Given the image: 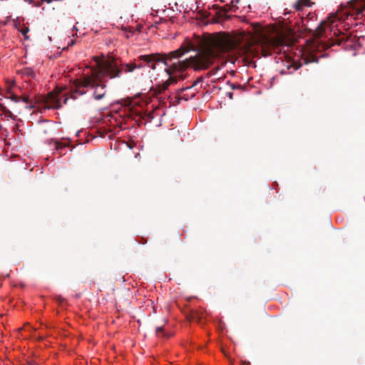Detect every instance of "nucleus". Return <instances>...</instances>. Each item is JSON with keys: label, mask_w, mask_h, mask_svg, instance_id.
<instances>
[{"label": "nucleus", "mask_w": 365, "mask_h": 365, "mask_svg": "<svg viewBox=\"0 0 365 365\" xmlns=\"http://www.w3.org/2000/svg\"><path fill=\"white\" fill-rule=\"evenodd\" d=\"M237 42L229 34L217 33L207 37L195 36L186 46L182 45L175 51L168 53H154L140 56V59L146 62L151 69L155 70L158 63L168 66L165 71L169 78L161 84L152 87L155 96L163 93L172 83H175L178 78L188 68L202 71L215 66L222 53L235 49Z\"/></svg>", "instance_id": "1"}, {"label": "nucleus", "mask_w": 365, "mask_h": 365, "mask_svg": "<svg viewBox=\"0 0 365 365\" xmlns=\"http://www.w3.org/2000/svg\"><path fill=\"white\" fill-rule=\"evenodd\" d=\"M97 63L96 68H91V73L83 74L73 82L74 89L71 91V97L76 98V94L83 95L88 90H91L92 96L96 101L103 99L107 93L106 82L103 78H119L123 71L114 59L98 61L95 57ZM136 68L135 63H125L123 65L125 72H133Z\"/></svg>", "instance_id": "2"}, {"label": "nucleus", "mask_w": 365, "mask_h": 365, "mask_svg": "<svg viewBox=\"0 0 365 365\" xmlns=\"http://www.w3.org/2000/svg\"><path fill=\"white\" fill-rule=\"evenodd\" d=\"M284 46V41L279 37L264 38L262 43L255 46H249L245 48V55L247 59L258 58L259 55L267 56L272 52H281L282 47Z\"/></svg>", "instance_id": "3"}, {"label": "nucleus", "mask_w": 365, "mask_h": 365, "mask_svg": "<svg viewBox=\"0 0 365 365\" xmlns=\"http://www.w3.org/2000/svg\"><path fill=\"white\" fill-rule=\"evenodd\" d=\"M353 14L346 6H341L335 13L331 14L327 21H322L314 32L315 38H320L325 31L326 27H330L331 31L334 28V24L336 21H344Z\"/></svg>", "instance_id": "4"}, {"label": "nucleus", "mask_w": 365, "mask_h": 365, "mask_svg": "<svg viewBox=\"0 0 365 365\" xmlns=\"http://www.w3.org/2000/svg\"><path fill=\"white\" fill-rule=\"evenodd\" d=\"M68 98L66 95L59 96L54 92H51L45 98V107L47 108L58 109L61 108L62 103L66 104Z\"/></svg>", "instance_id": "5"}, {"label": "nucleus", "mask_w": 365, "mask_h": 365, "mask_svg": "<svg viewBox=\"0 0 365 365\" xmlns=\"http://www.w3.org/2000/svg\"><path fill=\"white\" fill-rule=\"evenodd\" d=\"M318 62V57L311 53H304L302 54V58L300 59V63H297L296 62H292L289 63L287 65V68L290 69L291 68H293L294 71L297 70L299 68L301 67L302 64H308L310 63H317Z\"/></svg>", "instance_id": "6"}, {"label": "nucleus", "mask_w": 365, "mask_h": 365, "mask_svg": "<svg viewBox=\"0 0 365 365\" xmlns=\"http://www.w3.org/2000/svg\"><path fill=\"white\" fill-rule=\"evenodd\" d=\"M349 37L346 34L344 33H340V34L336 37V39H331V42H320L322 43V47L323 49H327L332 46L333 45L337 44L341 45L342 42L346 41Z\"/></svg>", "instance_id": "7"}, {"label": "nucleus", "mask_w": 365, "mask_h": 365, "mask_svg": "<svg viewBox=\"0 0 365 365\" xmlns=\"http://www.w3.org/2000/svg\"><path fill=\"white\" fill-rule=\"evenodd\" d=\"M314 2L311 1V0H297L294 4V8L297 11H302L304 6L311 7Z\"/></svg>", "instance_id": "8"}, {"label": "nucleus", "mask_w": 365, "mask_h": 365, "mask_svg": "<svg viewBox=\"0 0 365 365\" xmlns=\"http://www.w3.org/2000/svg\"><path fill=\"white\" fill-rule=\"evenodd\" d=\"M187 318L190 322H197L200 323L202 316L197 311L192 309L187 314Z\"/></svg>", "instance_id": "9"}, {"label": "nucleus", "mask_w": 365, "mask_h": 365, "mask_svg": "<svg viewBox=\"0 0 365 365\" xmlns=\"http://www.w3.org/2000/svg\"><path fill=\"white\" fill-rule=\"evenodd\" d=\"M55 149L60 155H64L63 150L68 147V144L59 141L54 142Z\"/></svg>", "instance_id": "10"}, {"label": "nucleus", "mask_w": 365, "mask_h": 365, "mask_svg": "<svg viewBox=\"0 0 365 365\" xmlns=\"http://www.w3.org/2000/svg\"><path fill=\"white\" fill-rule=\"evenodd\" d=\"M230 7L227 6V5H226L223 9H222L219 12H218V15H219V17L220 19H222V20H226L228 18H230V16L227 15V12L230 11Z\"/></svg>", "instance_id": "11"}, {"label": "nucleus", "mask_w": 365, "mask_h": 365, "mask_svg": "<svg viewBox=\"0 0 365 365\" xmlns=\"http://www.w3.org/2000/svg\"><path fill=\"white\" fill-rule=\"evenodd\" d=\"M21 73L24 76H28V77H34L35 72L31 68H25L21 71Z\"/></svg>", "instance_id": "12"}, {"label": "nucleus", "mask_w": 365, "mask_h": 365, "mask_svg": "<svg viewBox=\"0 0 365 365\" xmlns=\"http://www.w3.org/2000/svg\"><path fill=\"white\" fill-rule=\"evenodd\" d=\"M155 332H156V334L160 336H162L163 337H165V338H169L171 335L170 334H168L167 333L165 332L164 329H163V327L161 326V327H156V329H155Z\"/></svg>", "instance_id": "13"}, {"label": "nucleus", "mask_w": 365, "mask_h": 365, "mask_svg": "<svg viewBox=\"0 0 365 365\" xmlns=\"http://www.w3.org/2000/svg\"><path fill=\"white\" fill-rule=\"evenodd\" d=\"M220 69V66L217 64V65L215 66V67L207 73V76L208 77L215 76Z\"/></svg>", "instance_id": "14"}, {"label": "nucleus", "mask_w": 365, "mask_h": 365, "mask_svg": "<svg viewBox=\"0 0 365 365\" xmlns=\"http://www.w3.org/2000/svg\"><path fill=\"white\" fill-rule=\"evenodd\" d=\"M10 98L11 99L12 101H14L15 103H19L21 101V96H19L13 94V93L11 95Z\"/></svg>", "instance_id": "15"}, {"label": "nucleus", "mask_w": 365, "mask_h": 365, "mask_svg": "<svg viewBox=\"0 0 365 365\" xmlns=\"http://www.w3.org/2000/svg\"><path fill=\"white\" fill-rule=\"evenodd\" d=\"M240 0H232L230 5H227L228 7H230V9H233L235 11V9L236 7V4H238Z\"/></svg>", "instance_id": "16"}, {"label": "nucleus", "mask_w": 365, "mask_h": 365, "mask_svg": "<svg viewBox=\"0 0 365 365\" xmlns=\"http://www.w3.org/2000/svg\"><path fill=\"white\" fill-rule=\"evenodd\" d=\"M29 31V29L28 27H24L21 29V33L24 36L25 38H29V37L26 36Z\"/></svg>", "instance_id": "17"}, {"label": "nucleus", "mask_w": 365, "mask_h": 365, "mask_svg": "<svg viewBox=\"0 0 365 365\" xmlns=\"http://www.w3.org/2000/svg\"><path fill=\"white\" fill-rule=\"evenodd\" d=\"M21 101H22L23 102H24L26 103H31V101L29 99V97L28 96H24L21 97Z\"/></svg>", "instance_id": "18"}, {"label": "nucleus", "mask_w": 365, "mask_h": 365, "mask_svg": "<svg viewBox=\"0 0 365 365\" xmlns=\"http://www.w3.org/2000/svg\"><path fill=\"white\" fill-rule=\"evenodd\" d=\"M140 56L138 57V61H140L139 63H135L136 68H140L143 67V62H144V61L140 59ZM145 63H146V62L145 61Z\"/></svg>", "instance_id": "19"}, {"label": "nucleus", "mask_w": 365, "mask_h": 365, "mask_svg": "<svg viewBox=\"0 0 365 365\" xmlns=\"http://www.w3.org/2000/svg\"><path fill=\"white\" fill-rule=\"evenodd\" d=\"M15 84V83L14 81L12 82H8V86L6 87V90H7V92L8 93H10L11 92V90L12 88V86Z\"/></svg>", "instance_id": "20"}, {"label": "nucleus", "mask_w": 365, "mask_h": 365, "mask_svg": "<svg viewBox=\"0 0 365 365\" xmlns=\"http://www.w3.org/2000/svg\"><path fill=\"white\" fill-rule=\"evenodd\" d=\"M142 118H146L148 121H150L151 119L153 118V116L152 113H148V114H145V116H143Z\"/></svg>", "instance_id": "21"}, {"label": "nucleus", "mask_w": 365, "mask_h": 365, "mask_svg": "<svg viewBox=\"0 0 365 365\" xmlns=\"http://www.w3.org/2000/svg\"><path fill=\"white\" fill-rule=\"evenodd\" d=\"M124 29H125V31H128V32H129V33H130V34H133V33H134V31H135V29H133V28H132V27H130V26H129V27H125V28H124Z\"/></svg>", "instance_id": "22"}, {"label": "nucleus", "mask_w": 365, "mask_h": 365, "mask_svg": "<svg viewBox=\"0 0 365 365\" xmlns=\"http://www.w3.org/2000/svg\"><path fill=\"white\" fill-rule=\"evenodd\" d=\"M43 0H41V1L35 3L34 6L36 7H40L43 4Z\"/></svg>", "instance_id": "23"}, {"label": "nucleus", "mask_w": 365, "mask_h": 365, "mask_svg": "<svg viewBox=\"0 0 365 365\" xmlns=\"http://www.w3.org/2000/svg\"><path fill=\"white\" fill-rule=\"evenodd\" d=\"M34 108V106H32V105H29V106H26V108H29V109H32V108Z\"/></svg>", "instance_id": "24"}, {"label": "nucleus", "mask_w": 365, "mask_h": 365, "mask_svg": "<svg viewBox=\"0 0 365 365\" xmlns=\"http://www.w3.org/2000/svg\"><path fill=\"white\" fill-rule=\"evenodd\" d=\"M241 365H250V362L245 361Z\"/></svg>", "instance_id": "25"}, {"label": "nucleus", "mask_w": 365, "mask_h": 365, "mask_svg": "<svg viewBox=\"0 0 365 365\" xmlns=\"http://www.w3.org/2000/svg\"><path fill=\"white\" fill-rule=\"evenodd\" d=\"M26 1L27 2H29V4H31V3H33V2H34V1H33V0H26Z\"/></svg>", "instance_id": "26"}, {"label": "nucleus", "mask_w": 365, "mask_h": 365, "mask_svg": "<svg viewBox=\"0 0 365 365\" xmlns=\"http://www.w3.org/2000/svg\"><path fill=\"white\" fill-rule=\"evenodd\" d=\"M229 97H230V98H232V93H229Z\"/></svg>", "instance_id": "27"}, {"label": "nucleus", "mask_w": 365, "mask_h": 365, "mask_svg": "<svg viewBox=\"0 0 365 365\" xmlns=\"http://www.w3.org/2000/svg\"><path fill=\"white\" fill-rule=\"evenodd\" d=\"M135 30H138V32H140V26H139V27H138Z\"/></svg>", "instance_id": "28"}, {"label": "nucleus", "mask_w": 365, "mask_h": 365, "mask_svg": "<svg viewBox=\"0 0 365 365\" xmlns=\"http://www.w3.org/2000/svg\"><path fill=\"white\" fill-rule=\"evenodd\" d=\"M129 148H133V146H132L131 145H129Z\"/></svg>", "instance_id": "29"}]
</instances>
